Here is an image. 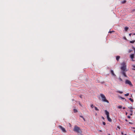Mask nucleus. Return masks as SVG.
I'll use <instances>...</instances> for the list:
<instances>
[{
	"instance_id": "nucleus-1",
	"label": "nucleus",
	"mask_w": 135,
	"mask_h": 135,
	"mask_svg": "<svg viewBox=\"0 0 135 135\" xmlns=\"http://www.w3.org/2000/svg\"><path fill=\"white\" fill-rule=\"evenodd\" d=\"M73 131L77 133L79 135H81L82 131H81L80 128L76 125L75 126Z\"/></svg>"
},
{
	"instance_id": "nucleus-2",
	"label": "nucleus",
	"mask_w": 135,
	"mask_h": 135,
	"mask_svg": "<svg viewBox=\"0 0 135 135\" xmlns=\"http://www.w3.org/2000/svg\"><path fill=\"white\" fill-rule=\"evenodd\" d=\"M100 96L101 97L102 100L104 102H106L108 103H109V102L106 99V98L104 95L101 94Z\"/></svg>"
},
{
	"instance_id": "nucleus-3",
	"label": "nucleus",
	"mask_w": 135,
	"mask_h": 135,
	"mask_svg": "<svg viewBox=\"0 0 135 135\" xmlns=\"http://www.w3.org/2000/svg\"><path fill=\"white\" fill-rule=\"evenodd\" d=\"M121 65V67L120 69L121 70H126L127 65L126 63V62H122Z\"/></svg>"
},
{
	"instance_id": "nucleus-4",
	"label": "nucleus",
	"mask_w": 135,
	"mask_h": 135,
	"mask_svg": "<svg viewBox=\"0 0 135 135\" xmlns=\"http://www.w3.org/2000/svg\"><path fill=\"white\" fill-rule=\"evenodd\" d=\"M105 114L107 115V118L109 121V122H112V119L110 118L109 117V112L106 110H105Z\"/></svg>"
},
{
	"instance_id": "nucleus-5",
	"label": "nucleus",
	"mask_w": 135,
	"mask_h": 135,
	"mask_svg": "<svg viewBox=\"0 0 135 135\" xmlns=\"http://www.w3.org/2000/svg\"><path fill=\"white\" fill-rule=\"evenodd\" d=\"M125 84H128L129 85L131 86H132V84L131 82L129 80L126 79L125 80Z\"/></svg>"
},
{
	"instance_id": "nucleus-6",
	"label": "nucleus",
	"mask_w": 135,
	"mask_h": 135,
	"mask_svg": "<svg viewBox=\"0 0 135 135\" xmlns=\"http://www.w3.org/2000/svg\"><path fill=\"white\" fill-rule=\"evenodd\" d=\"M127 71V70H122L121 71V73L124 76L126 77H127V76L126 75V72Z\"/></svg>"
},
{
	"instance_id": "nucleus-7",
	"label": "nucleus",
	"mask_w": 135,
	"mask_h": 135,
	"mask_svg": "<svg viewBox=\"0 0 135 135\" xmlns=\"http://www.w3.org/2000/svg\"><path fill=\"white\" fill-rule=\"evenodd\" d=\"M59 127L61 129L62 131L64 132H66V131L65 130V129L63 128L62 126H59Z\"/></svg>"
},
{
	"instance_id": "nucleus-8",
	"label": "nucleus",
	"mask_w": 135,
	"mask_h": 135,
	"mask_svg": "<svg viewBox=\"0 0 135 135\" xmlns=\"http://www.w3.org/2000/svg\"><path fill=\"white\" fill-rule=\"evenodd\" d=\"M110 73L114 77H115L116 76V75H115L114 74V73L113 71L112 70H110Z\"/></svg>"
},
{
	"instance_id": "nucleus-9",
	"label": "nucleus",
	"mask_w": 135,
	"mask_h": 135,
	"mask_svg": "<svg viewBox=\"0 0 135 135\" xmlns=\"http://www.w3.org/2000/svg\"><path fill=\"white\" fill-rule=\"evenodd\" d=\"M134 54H131L130 55V57L131 59H133V58H134Z\"/></svg>"
},
{
	"instance_id": "nucleus-10",
	"label": "nucleus",
	"mask_w": 135,
	"mask_h": 135,
	"mask_svg": "<svg viewBox=\"0 0 135 135\" xmlns=\"http://www.w3.org/2000/svg\"><path fill=\"white\" fill-rule=\"evenodd\" d=\"M128 28H129L128 27H126L125 28V31H127L128 30Z\"/></svg>"
},
{
	"instance_id": "nucleus-11",
	"label": "nucleus",
	"mask_w": 135,
	"mask_h": 135,
	"mask_svg": "<svg viewBox=\"0 0 135 135\" xmlns=\"http://www.w3.org/2000/svg\"><path fill=\"white\" fill-rule=\"evenodd\" d=\"M119 97L122 99L124 100L125 101H126V99L122 97Z\"/></svg>"
},
{
	"instance_id": "nucleus-12",
	"label": "nucleus",
	"mask_w": 135,
	"mask_h": 135,
	"mask_svg": "<svg viewBox=\"0 0 135 135\" xmlns=\"http://www.w3.org/2000/svg\"><path fill=\"white\" fill-rule=\"evenodd\" d=\"M135 40H133V41H130V43H134V42H135Z\"/></svg>"
},
{
	"instance_id": "nucleus-13",
	"label": "nucleus",
	"mask_w": 135,
	"mask_h": 135,
	"mask_svg": "<svg viewBox=\"0 0 135 135\" xmlns=\"http://www.w3.org/2000/svg\"><path fill=\"white\" fill-rule=\"evenodd\" d=\"M94 107L95 110L97 111H98L99 110L96 107Z\"/></svg>"
},
{
	"instance_id": "nucleus-14",
	"label": "nucleus",
	"mask_w": 135,
	"mask_h": 135,
	"mask_svg": "<svg viewBox=\"0 0 135 135\" xmlns=\"http://www.w3.org/2000/svg\"><path fill=\"white\" fill-rule=\"evenodd\" d=\"M77 111H78L76 109H74V113H76Z\"/></svg>"
},
{
	"instance_id": "nucleus-15",
	"label": "nucleus",
	"mask_w": 135,
	"mask_h": 135,
	"mask_svg": "<svg viewBox=\"0 0 135 135\" xmlns=\"http://www.w3.org/2000/svg\"><path fill=\"white\" fill-rule=\"evenodd\" d=\"M120 58V57L119 56H116V59H119Z\"/></svg>"
},
{
	"instance_id": "nucleus-16",
	"label": "nucleus",
	"mask_w": 135,
	"mask_h": 135,
	"mask_svg": "<svg viewBox=\"0 0 135 135\" xmlns=\"http://www.w3.org/2000/svg\"><path fill=\"white\" fill-rule=\"evenodd\" d=\"M118 108L119 109H121L122 108V106L121 105H119L118 107Z\"/></svg>"
},
{
	"instance_id": "nucleus-17",
	"label": "nucleus",
	"mask_w": 135,
	"mask_h": 135,
	"mask_svg": "<svg viewBox=\"0 0 135 135\" xmlns=\"http://www.w3.org/2000/svg\"><path fill=\"white\" fill-rule=\"evenodd\" d=\"M126 2V0H124V1H122V4H124Z\"/></svg>"
},
{
	"instance_id": "nucleus-18",
	"label": "nucleus",
	"mask_w": 135,
	"mask_h": 135,
	"mask_svg": "<svg viewBox=\"0 0 135 135\" xmlns=\"http://www.w3.org/2000/svg\"><path fill=\"white\" fill-rule=\"evenodd\" d=\"M129 93H127L126 94H125L124 95L126 96H128L129 95Z\"/></svg>"
},
{
	"instance_id": "nucleus-19",
	"label": "nucleus",
	"mask_w": 135,
	"mask_h": 135,
	"mask_svg": "<svg viewBox=\"0 0 135 135\" xmlns=\"http://www.w3.org/2000/svg\"><path fill=\"white\" fill-rule=\"evenodd\" d=\"M90 107L92 108H93L94 107L93 105V104L91 105Z\"/></svg>"
},
{
	"instance_id": "nucleus-20",
	"label": "nucleus",
	"mask_w": 135,
	"mask_h": 135,
	"mask_svg": "<svg viewBox=\"0 0 135 135\" xmlns=\"http://www.w3.org/2000/svg\"><path fill=\"white\" fill-rule=\"evenodd\" d=\"M129 100H131V102H133V99H132L131 98H130L129 99Z\"/></svg>"
},
{
	"instance_id": "nucleus-21",
	"label": "nucleus",
	"mask_w": 135,
	"mask_h": 135,
	"mask_svg": "<svg viewBox=\"0 0 135 135\" xmlns=\"http://www.w3.org/2000/svg\"><path fill=\"white\" fill-rule=\"evenodd\" d=\"M117 92L119 93H120V94H122L123 93V92L122 91H117Z\"/></svg>"
},
{
	"instance_id": "nucleus-22",
	"label": "nucleus",
	"mask_w": 135,
	"mask_h": 135,
	"mask_svg": "<svg viewBox=\"0 0 135 135\" xmlns=\"http://www.w3.org/2000/svg\"><path fill=\"white\" fill-rule=\"evenodd\" d=\"M119 79L120 80V81H122V79L121 78H119Z\"/></svg>"
},
{
	"instance_id": "nucleus-23",
	"label": "nucleus",
	"mask_w": 135,
	"mask_h": 135,
	"mask_svg": "<svg viewBox=\"0 0 135 135\" xmlns=\"http://www.w3.org/2000/svg\"><path fill=\"white\" fill-rule=\"evenodd\" d=\"M103 124L104 125H105V123L104 122H103Z\"/></svg>"
},
{
	"instance_id": "nucleus-24",
	"label": "nucleus",
	"mask_w": 135,
	"mask_h": 135,
	"mask_svg": "<svg viewBox=\"0 0 135 135\" xmlns=\"http://www.w3.org/2000/svg\"><path fill=\"white\" fill-rule=\"evenodd\" d=\"M128 108L130 109H133L132 107H128Z\"/></svg>"
},
{
	"instance_id": "nucleus-25",
	"label": "nucleus",
	"mask_w": 135,
	"mask_h": 135,
	"mask_svg": "<svg viewBox=\"0 0 135 135\" xmlns=\"http://www.w3.org/2000/svg\"><path fill=\"white\" fill-rule=\"evenodd\" d=\"M127 117L129 118H131V117L130 116H129V115Z\"/></svg>"
},
{
	"instance_id": "nucleus-26",
	"label": "nucleus",
	"mask_w": 135,
	"mask_h": 135,
	"mask_svg": "<svg viewBox=\"0 0 135 135\" xmlns=\"http://www.w3.org/2000/svg\"><path fill=\"white\" fill-rule=\"evenodd\" d=\"M82 95H80L79 96V97H80V98H82Z\"/></svg>"
},
{
	"instance_id": "nucleus-27",
	"label": "nucleus",
	"mask_w": 135,
	"mask_h": 135,
	"mask_svg": "<svg viewBox=\"0 0 135 135\" xmlns=\"http://www.w3.org/2000/svg\"><path fill=\"white\" fill-rule=\"evenodd\" d=\"M80 117H81V118H84V117H83V116L80 115Z\"/></svg>"
},
{
	"instance_id": "nucleus-28",
	"label": "nucleus",
	"mask_w": 135,
	"mask_h": 135,
	"mask_svg": "<svg viewBox=\"0 0 135 135\" xmlns=\"http://www.w3.org/2000/svg\"><path fill=\"white\" fill-rule=\"evenodd\" d=\"M104 83H105V82L104 81L101 82V83L102 84Z\"/></svg>"
},
{
	"instance_id": "nucleus-29",
	"label": "nucleus",
	"mask_w": 135,
	"mask_h": 135,
	"mask_svg": "<svg viewBox=\"0 0 135 135\" xmlns=\"http://www.w3.org/2000/svg\"><path fill=\"white\" fill-rule=\"evenodd\" d=\"M131 35H132V33H129V35L130 36H131Z\"/></svg>"
},
{
	"instance_id": "nucleus-30",
	"label": "nucleus",
	"mask_w": 135,
	"mask_h": 135,
	"mask_svg": "<svg viewBox=\"0 0 135 135\" xmlns=\"http://www.w3.org/2000/svg\"><path fill=\"white\" fill-rule=\"evenodd\" d=\"M132 66L134 68H135V65H132Z\"/></svg>"
},
{
	"instance_id": "nucleus-31",
	"label": "nucleus",
	"mask_w": 135,
	"mask_h": 135,
	"mask_svg": "<svg viewBox=\"0 0 135 135\" xmlns=\"http://www.w3.org/2000/svg\"><path fill=\"white\" fill-rule=\"evenodd\" d=\"M117 128H118L119 129H120V127L119 126H117Z\"/></svg>"
},
{
	"instance_id": "nucleus-32",
	"label": "nucleus",
	"mask_w": 135,
	"mask_h": 135,
	"mask_svg": "<svg viewBox=\"0 0 135 135\" xmlns=\"http://www.w3.org/2000/svg\"><path fill=\"white\" fill-rule=\"evenodd\" d=\"M129 123L130 124H132V122H129Z\"/></svg>"
},
{
	"instance_id": "nucleus-33",
	"label": "nucleus",
	"mask_w": 135,
	"mask_h": 135,
	"mask_svg": "<svg viewBox=\"0 0 135 135\" xmlns=\"http://www.w3.org/2000/svg\"><path fill=\"white\" fill-rule=\"evenodd\" d=\"M113 31H110L109 32V33H111Z\"/></svg>"
},
{
	"instance_id": "nucleus-34",
	"label": "nucleus",
	"mask_w": 135,
	"mask_h": 135,
	"mask_svg": "<svg viewBox=\"0 0 135 135\" xmlns=\"http://www.w3.org/2000/svg\"><path fill=\"white\" fill-rule=\"evenodd\" d=\"M130 111L131 112V113H132L133 111H132V110H130Z\"/></svg>"
},
{
	"instance_id": "nucleus-35",
	"label": "nucleus",
	"mask_w": 135,
	"mask_h": 135,
	"mask_svg": "<svg viewBox=\"0 0 135 135\" xmlns=\"http://www.w3.org/2000/svg\"><path fill=\"white\" fill-rule=\"evenodd\" d=\"M132 70H135V69L134 68H132Z\"/></svg>"
},
{
	"instance_id": "nucleus-36",
	"label": "nucleus",
	"mask_w": 135,
	"mask_h": 135,
	"mask_svg": "<svg viewBox=\"0 0 135 135\" xmlns=\"http://www.w3.org/2000/svg\"><path fill=\"white\" fill-rule=\"evenodd\" d=\"M121 134H122V135H123L124 134L122 132H121Z\"/></svg>"
},
{
	"instance_id": "nucleus-37",
	"label": "nucleus",
	"mask_w": 135,
	"mask_h": 135,
	"mask_svg": "<svg viewBox=\"0 0 135 135\" xmlns=\"http://www.w3.org/2000/svg\"><path fill=\"white\" fill-rule=\"evenodd\" d=\"M124 39L125 40H127V39H126V38L125 37H124Z\"/></svg>"
},
{
	"instance_id": "nucleus-38",
	"label": "nucleus",
	"mask_w": 135,
	"mask_h": 135,
	"mask_svg": "<svg viewBox=\"0 0 135 135\" xmlns=\"http://www.w3.org/2000/svg\"><path fill=\"white\" fill-rule=\"evenodd\" d=\"M79 104L80 106H81V104H80V102H79Z\"/></svg>"
},
{
	"instance_id": "nucleus-39",
	"label": "nucleus",
	"mask_w": 135,
	"mask_h": 135,
	"mask_svg": "<svg viewBox=\"0 0 135 135\" xmlns=\"http://www.w3.org/2000/svg\"><path fill=\"white\" fill-rule=\"evenodd\" d=\"M125 108H125V107H123V109H125Z\"/></svg>"
},
{
	"instance_id": "nucleus-40",
	"label": "nucleus",
	"mask_w": 135,
	"mask_h": 135,
	"mask_svg": "<svg viewBox=\"0 0 135 135\" xmlns=\"http://www.w3.org/2000/svg\"><path fill=\"white\" fill-rule=\"evenodd\" d=\"M132 114H133V113H131L130 114V115H132Z\"/></svg>"
},
{
	"instance_id": "nucleus-41",
	"label": "nucleus",
	"mask_w": 135,
	"mask_h": 135,
	"mask_svg": "<svg viewBox=\"0 0 135 135\" xmlns=\"http://www.w3.org/2000/svg\"><path fill=\"white\" fill-rule=\"evenodd\" d=\"M102 119H104V118L103 117H102Z\"/></svg>"
},
{
	"instance_id": "nucleus-42",
	"label": "nucleus",
	"mask_w": 135,
	"mask_h": 135,
	"mask_svg": "<svg viewBox=\"0 0 135 135\" xmlns=\"http://www.w3.org/2000/svg\"><path fill=\"white\" fill-rule=\"evenodd\" d=\"M126 115H127V112H126Z\"/></svg>"
},
{
	"instance_id": "nucleus-43",
	"label": "nucleus",
	"mask_w": 135,
	"mask_h": 135,
	"mask_svg": "<svg viewBox=\"0 0 135 135\" xmlns=\"http://www.w3.org/2000/svg\"><path fill=\"white\" fill-rule=\"evenodd\" d=\"M125 121L126 122H128V120L127 119H125Z\"/></svg>"
},
{
	"instance_id": "nucleus-44",
	"label": "nucleus",
	"mask_w": 135,
	"mask_h": 135,
	"mask_svg": "<svg viewBox=\"0 0 135 135\" xmlns=\"http://www.w3.org/2000/svg\"><path fill=\"white\" fill-rule=\"evenodd\" d=\"M99 131H100V132H102V131L101 130H99Z\"/></svg>"
},
{
	"instance_id": "nucleus-45",
	"label": "nucleus",
	"mask_w": 135,
	"mask_h": 135,
	"mask_svg": "<svg viewBox=\"0 0 135 135\" xmlns=\"http://www.w3.org/2000/svg\"><path fill=\"white\" fill-rule=\"evenodd\" d=\"M83 120H84V121H85V119H84V118H83Z\"/></svg>"
},
{
	"instance_id": "nucleus-46",
	"label": "nucleus",
	"mask_w": 135,
	"mask_h": 135,
	"mask_svg": "<svg viewBox=\"0 0 135 135\" xmlns=\"http://www.w3.org/2000/svg\"><path fill=\"white\" fill-rule=\"evenodd\" d=\"M133 128L134 129H135V128L134 127H133Z\"/></svg>"
},
{
	"instance_id": "nucleus-47",
	"label": "nucleus",
	"mask_w": 135,
	"mask_h": 135,
	"mask_svg": "<svg viewBox=\"0 0 135 135\" xmlns=\"http://www.w3.org/2000/svg\"><path fill=\"white\" fill-rule=\"evenodd\" d=\"M133 35H135V33H133Z\"/></svg>"
},
{
	"instance_id": "nucleus-48",
	"label": "nucleus",
	"mask_w": 135,
	"mask_h": 135,
	"mask_svg": "<svg viewBox=\"0 0 135 135\" xmlns=\"http://www.w3.org/2000/svg\"><path fill=\"white\" fill-rule=\"evenodd\" d=\"M124 135H127V134H124Z\"/></svg>"
},
{
	"instance_id": "nucleus-49",
	"label": "nucleus",
	"mask_w": 135,
	"mask_h": 135,
	"mask_svg": "<svg viewBox=\"0 0 135 135\" xmlns=\"http://www.w3.org/2000/svg\"><path fill=\"white\" fill-rule=\"evenodd\" d=\"M132 60V61H134L133 59Z\"/></svg>"
},
{
	"instance_id": "nucleus-50",
	"label": "nucleus",
	"mask_w": 135,
	"mask_h": 135,
	"mask_svg": "<svg viewBox=\"0 0 135 135\" xmlns=\"http://www.w3.org/2000/svg\"><path fill=\"white\" fill-rule=\"evenodd\" d=\"M118 59L117 60L118 61Z\"/></svg>"
},
{
	"instance_id": "nucleus-51",
	"label": "nucleus",
	"mask_w": 135,
	"mask_h": 135,
	"mask_svg": "<svg viewBox=\"0 0 135 135\" xmlns=\"http://www.w3.org/2000/svg\"><path fill=\"white\" fill-rule=\"evenodd\" d=\"M134 132L135 133V130L134 131Z\"/></svg>"
},
{
	"instance_id": "nucleus-52",
	"label": "nucleus",
	"mask_w": 135,
	"mask_h": 135,
	"mask_svg": "<svg viewBox=\"0 0 135 135\" xmlns=\"http://www.w3.org/2000/svg\"><path fill=\"white\" fill-rule=\"evenodd\" d=\"M108 135H110V134H109Z\"/></svg>"
},
{
	"instance_id": "nucleus-53",
	"label": "nucleus",
	"mask_w": 135,
	"mask_h": 135,
	"mask_svg": "<svg viewBox=\"0 0 135 135\" xmlns=\"http://www.w3.org/2000/svg\"><path fill=\"white\" fill-rule=\"evenodd\" d=\"M134 92H135V90H134Z\"/></svg>"
}]
</instances>
